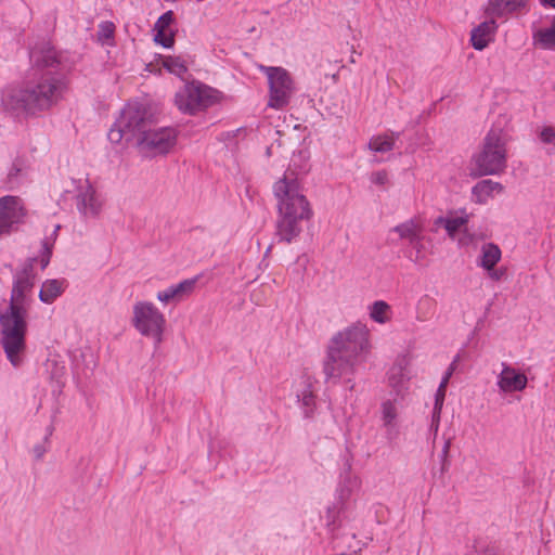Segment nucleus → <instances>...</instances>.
Returning <instances> with one entry per match:
<instances>
[{
	"label": "nucleus",
	"instance_id": "1",
	"mask_svg": "<svg viewBox=\"0 0 555 555\" xmlns=\"http://www.w3.org/2000/svg\"><path fill=\"white\" fill-rule=\"evenodd\" d=\"M33 81L26 87L10 85L1 92L2 107L15 115L35 113L50 108L64 90V80L56 73L59 60L56 51L44 43L30 50Z\"/></svg>",
	"mask_w": 555,
	"mask_h": 555
},
{
	"label": "nucleus",
	"instance_id": "2",
	"mask_svg": "<svg viewBox=\"0 0 555 555\" xmlns=\"http://www.w3.org/2000/svg\"><path fill=\"white\" fill-rule=\"evenodd\" d=\"M35 262V258H29L14 273L10 305L0 311L1 346L16 369L26 360L27 309L36 279Z\"/></svg>",
	"mask_w": 555,
	"mask_h": 555
},
{
	"label": "nucleus",
	"instance_id": "3",
	"mask_svg": "<svg viewBox=\"0 0 555 555\" xmlns=\"http://www.w3.org/2000/svg\"><path fill=\"white\" fill-rule=\"evenodd\" d=\"M371 334L362 322H356L337 332L330 340L322 372L325 382L354 389L356 375L365 366L371 353Z\"/></svg>",
	"mask_w": 555,
	"mask_h": 555
},
{
	"label": "nucleus",
	"instance_id": "4",
	"mask_svg": "<svg viewBox=\"0 0 555 555\" xmlns=\"http://www.w3.org/2000/svg\"><path fill=\"white\" fill-rule=\"evenodd\" d=\"M114 144L134 140L139 152L145 157L169 153L177 143L178 132L172 127L151 128L146 107L139 102H129L107 133Z\"/></svg>",
	"mask_w": 555,
	"mask_h": 555
},
{
	"label": "nucleus",
	"instance_id": "5",
	"mask_svg": "<svg viewBox=\"0 0 555 555\" xmlns=\"http://www.w3.org/2000/svg\"><path fill=\"white\" fill-rule=\"evenodd\" d=\"M295 157L292 159L291 167L285 171L282 179L276 181L273 186V193L276 198L278 214L291 215L297 218H311L312 209L304 194L300 176L306 173L308 168L302 166L295 171Z\"/></svg>",
	"mask_w": 555,
	"mask_h": 555
},
{
	"label": "nucleus",
	"instance_id": "6",
	"mask_svg": "<svg viewBox=\"0 0 555 555\" xmlns=\"http://www.w3.org/2000/svg\"><path fill=\"white\" fill-rule=\"evenodd\" d=\"M131 325L143 337L158 348L164 340L167 326L165 314L151 301L138 300L132 306Z\"/></svg>",
	"mask_w": 555,
	"mask_h": 555
},
{
	"label": "nucleus",
	"instance_id": "7",
	"mask_svg": "<svg viewBox=\"0 0 555 555\" xmlns=\"http://www.w3.org/2000/svg\"><path fill=\"white\" fill-rule=\"evenodd\" d=\"M221 98L218 90L199 81H192L177 91L175 103L180 112L195 115L218 104Z\"/></svg>",
	"mask_w": 555,
	"mask_h": 555
},
{
	"label": "nucleus",
	"instance_id": "8",
	"mask_svg": "<svg viewBox=\"0 0 555 555\" xmlns=\"http://www.w3.org/2000/svg\"><path fill=\"white\" fill-rule=\"evenodd\" d=\"M470 219L472 215L465 210L450 214L447 217H439L436 220V225H441L448 233V236L456 241L459 246H474L480 247V255L478 257V266L486 269V243L479 245V238L474 233H470Z\"/></svg>",
	"mask_w": 555,
	"mask_h": 555
},
{
	"label": "nucleus",
	"instance_id": "9",
	"mask_svg": "<svg viewBox=\"0 0 555 555\" xmlns=\"http://www.w3.org/2000/svg\"><path fill=\"white\" fill-rule=\"evenodd\" d=\"M259 68L268 79V106L271 108L281 109L288 105L291 98L295 92V83L291 74L285 68L280 66L261 65Z\"/></svg>",
	"mask_w": 555,
	"mask_h": 555
},
{
	"label": "nucleus",
	"instance_id": "10",
	"mask_svg": "<svg viewBox=\"0 0 555 555\" xmlns=\"http://www.w3.org/2000/svg\"><path fill=\"white\" fill-rule=\"evenodd\" d=\"M412 377L409 357L399 356L387 372V385L390 388L391 398L405 401L411 391Z\"/></svg>",
	"mask_w": 555,
	"mask_h": 555
},
{
	"label": "nucleus",
	"instance_id": "11",
	"mask_svg": "<svg viewBox=\"0 0 555 555\" xmlns=\"http://www.w3.org/2000/svg\"><path fill=\"white\" fill-rule=\"evenodd\" d=\"M25 207L17 196L0 197V238L17 229L25 217Z\"/></svg>",
	"mask_w": 555,
	"mask_h": 555
},
{
	"label": "nucleus",
	"instance_id": "12",
	"mask_svg": "<svg viewBox=\"0 0 555 555\" xmlns=\"http://www.w3.org/2000/svg\"><path fill=\"white\" fill-rule=\"evenodd\" d=\"M75 203L85 218H96L103 208V199L89 180H79L76 186Z\"/></svg>",
	"mask_w": 555,
	"mask_h": 555
},
{
	"label": "nucleus",
	"instance_id": "13",
	"mask_svg": "<svg viewBox=\"0 0 555 555\" xmlns=\"http://www.w3.org/2000/svg\"><path fill=\"white\" fill-rule=\"evenodd\" d=\"M293 393L302 416L305 418H312L317 410L314 378L309 374L300 375L294 380Z\"/></svg>",
	"mask_w": 555,
	"mask_h": 555
},
{
	"label": "nucleus",
	"instance_id": "14",
	"mask_svg": "<svg viewBox=\"0 0 555 555\" xmlns=\"http://www.w3.org/2000/svg\"><path fill=\"white\" fill-rule=\"evenodd\" d=\"M403 402L404 400L387 398L379 404L380 427L389 440L395 439L399 434L400 409Z\"/></svg>",
	"mask_w": 555,
	"mask_h": 555
},
{
	"label": "nucleus",
	"instance_id": "15",
	"mask_svg": "<svg viewBox=\"0 0 555 555\" xmlns=\"http://www.w3.org/2000/svg\"><path fill=\"white\" fill-rule=\"evenodd\" d=\"M507 135L504 133L495 134L492 130L488 134V175H499L506 168V149Z\"/></svg>",
	"mask_w": 555,
	"mask_h": 555
},
{
	"label": "nucleus",
	"instance_id": "16",
	"mask_svg": "<svg viewBox=\"0 0 555 555\" xmlns=\"http://www.w3.org/2000/svg\"><path fill=\"white\" fill-rule=\"evenodd\" d=\"M310 218H297L291 215L278 214L275 238L279 242L291 244L295 242L302 231V221Z\"/></svg>",
	"mask_w": 555,
	"mask_h": 555
},
{
	"label": "nucleus",
	"instance_id": "17",
	"mask_svg": "<svg viewBox=\"0 0 555 555\" xmlns=\"http://www.w3.org/2000/svg\"><path fill=\"white\" fill-rule=\"evenodd\" d=\"M528 383L527 376L517 370L505 366L499 375L498 385L504 392L521 391Z\"/></svg>",
	"mask_w": 555,
	"mask_h": 555
},
{
	"label": "nucleus",
	"instance_id": "18",
	"mask_svg": "<svg viewBox=\"0 0 555 555\" xmlns=\"http://www.w3.org/2000/svg\"><path fill=\"white\" fill-rule=\"evenodd\" d=\"M361 480L359 476L347 468L339 475V480L336 488V498L340 504H345L351 495L359 490Z\"/></svg>",
	"mask_w": 555,
	"mask_h": 555
},
{
	"label": "nucleus",
	"instance_id": "19",
	"mask_svg": "<svg viewBox=\"0 0 555 555\" xmlns=\"http://www.w3.org/2000/svg\"><path fill=\"white\" fill-rule=\"evenodd\" d=\"M391 231L404 243L405 248L406 245H410L424 234V224L421 219L411 218L396 225Z\"/></svg>",
	"mask_w": 555,
	"mask_h": 555
},
{
	"label": "nucleus",
	"instance_id": "20",
	"mask_svg": "<svg viewBox=\"0 0 555 555\" xmlns=\"http://www.w3.org/2000/svg\"><path fill=\"white\" fill-rule=\"evenodd\" d=\"M67 287V281L65 279H49L46 280L39 292V299L41 302L51 305L53 304Z\"/></svg>",
	"mask_w": 555,
	"mask_h": 555
},
{
	"label": "nucleus",
	"instance_id": "21",
	"mask_svg": "<svg viewBox=\"0 0 555 555\" xmlns=\"http://www.w3.org/2000/svg\"><path fill=\"white\" fill-rule=\"evenodd\" d=\"M429 240L426 238L425 234L418 237L416 241L406 245L404 248V255L408 259L416 264H423L428 255L430 254Z\"/></svg>",
	"mask_w": 555,
	"mask_h": 555
},
{
	"label": "nucleus",
	"instance_id": "22",
	"mask_svg": "<svg viewBox=\"0 0 555 555\" xmlns=\"http://www.w3.org/2000/svg\"><path fill=\"white\" fill-rule=\"evenodd\" d=\"M367 314L373 322L384 325L391 321L393 311L385 300H375L367 306Z\"/></svg>",
	"mask_w": 555,
	"mask_h": 555
},
{
	"label": "nucleus",
	"instance_id": "23",
	"mask_svg": "<svg viewBox=\"0 0 555 555\" xmlns=\"http://www.w3.org/2000/svg\"><path fill=\"white\" fill-rule=\"evenodd\" d=\"M527 0H490L488 2V15L503 16L525 7Z\"/></svg>",
	"mask_w": 555,
	"mask_h": 555
},
{
	"label": "nucleus",
	"instance_id": "24",
	"mask_svg": "<svg viewBox=\"0 0 555 555\" xmlns=\"http://www.w3.org/2000/svg\"><path fill=\"white\" fill-rule=\"evenodd\" d=\"M534 43L543 49H555V17L548 26L539 28L533 33Z\"/></svg>",
	"mask_w": 555,
	"mask_h": 555
},
{
	"label": "nucleus",
	"instance_id": "25",
	"mask_svg": "<svg viewBox=\"0 0 555 555\" xmlns=\"http://www.w3.org/2000/svg\"><path fill=\"white\" fill-rule=\"evenodd\" d=\"M446 391H447V389L438 388L435 393V403H434L431 421H430V426H429V431H430V434L434 435V437H436L438 434L441 411H442L444 399H446Z\"/></svg>",
	"mask_w": 555,
	"mask_h": 555
},
{
	"label": "nucleus",
	"instance_id": "26",
	"mask_svg": "<svg viewBox=\"0 0 555 555\" xmlns=\"http://www.w3.org/2000/svg\"><path fill=\"white\" fill-rule=\"evenodd\" d=\"M162 64L167 72L180 78L188 72L186 63L181 56H164Z\"/></svg>",
	"mask_w": 555,
	"mask_h": 555
},
{
	"label": "nucleus",
	"instance_id": "27",
	"mask_svg": "<svg viewBox=\"0 0 555 555\" xmlns=\"http://www.w3.org/2000/svg\"><path fill=\"white\" fill-rule=\"evenodd\" d=\"M468 175L473 178H480L486 175V146L472 157L467 167Z\"/></svg>",
	"mask_w": 555,
	"mask_h": 555
},
{
	"label": "nucleus",
	"instance_id": "28",
	"mask_svg": "<svg viewBox=\"0 0 555 555\" xmlns=\"http://www.w3.org/2000/svg\"><path fill=\"white\" fill-rule=\"evenodd\" d=\"M197 280V278H192L183 280L178 284L170 285L175 300L180 301L190 296L195 289Z\"/></svg>",
	"mask_w": 555,
	"mask_h": 555
},
{
	"label": "nucleus",
	"instance_id": "29",
	"mask_svg": "<svg viewBox=\"0 0 555 555\" xmlns=\"http://www.w3.org/2000/svg\"><path fill=\"white\" fill-rule=\"evenodd\" d=\"M395 139L389 135L373 137L369 142V147L377 153H386L393 149Z\"/></svg>",
	"mask_w": 555,
	"mask_h": 555
},
{
	"label": "nucleus",
	"instance_id": "30",
	"mask_svg": "<svg viewBox=\"0 0 555 555\" xmlns=\"http://www.w3.org/2000/svg\"><path fill=\"white\" fill-rule=\"evenodd\" d=\"M115 25L109 21L102 22L98 29V40L103 46H111L114 39Z\"/></svg>",
	"mask_w": 555,
	"mask_h": 555
},
{
	"label": "nucleus",
	"instance_id": "31",
	"mask_svg": "<svg viewBox=\"0 0 555 555\" xmlns=\"http://www.w3.org/2000/svg\"><path fill=\"white\" fill-rule=\"evenodd\" d=\"M470 42L476 50H483L486 48V22H481L472 30Z\"/></svg>",
	"mask_w": 555,
	"mask_h": 555
},
{
	"label": "nucleus",
	"instance_id": "32",
	"mask_svg": "<svg viewBox=\"0 0 555 555\" xmlns=\"http://www.w3.org/2000/svg\"><path fill=\"white\" fill-rule=\"evenodd\" d=\"M53 242L50 238H44L41 243V249L38 258H35L36 261L40 262L41 269H46L50 263V259L52 256Z\"/></svg>",
	"mask_w": 555,
	"mask_h": 555
},
{
	"label": "nucleus",
	"instance_id": "33",
	"mask_svg": "<svg viewBox=\"0 0 555 555\" xmlns=\"http://www.w3.org/2000/svg\"><path fill=\"white\" fill-rule=\"evenodd\" d=\"M154 40L164 48H171L175 42L173 29H154Z\"/></svg>",
	"mask_w": 555,
	"mask_h": 555
},
{
	"label": "nucleus",
	"instance_id": "34",
	"mask_svg": "<svg viewBox=\"0 0 555 555\" xmlns=\"http://www.w3.org/2000/svg\"><path fill=\"white\" fill-rule=\"evenodd\" d=\"M370 181L372 184L385 190L389 183V177L385 170H378L370 175Z\"/></svg>",
	"mask_w": 555,
	"mask_h": 555
},
{
	"label": "nucleus",
	"instance_id": "35",
	"mask_svg": "<svg viewBox=\"0 0 555 555\" xmlns=\"http://www.w3.org/2000/svg\"><path fill=\"white\" fill-rule=\"evenodd\" d=\"M501 259V249L498 245L488 243V273H490V267L495 266Z\"/></svg>",
	"mask_w": 555,
	"mask_h": 555
},
{
	"label": "nucleus",
	"instance_id": "36",
	"mask_svg": "<svg viewBox=\"0 0 555 555\" xmlns=\"http://www.w3.org/2000/svg\"><path fill=\"white\" fill-rule=\"evenodd\" d=\"M472 199L476 203L486 201V180L479 181L472 190Z\"/></svg>",
	"mask_w": 555,
	"mask_h": 555
},
{
	"label": "nucleus",
	"instance_id": "37",
	"mask_svg": "<svg viewBox=\"0 0 555 555\" xmlns=\"http://www.w3.org/2000/svg\"><path fill=\"white\" fill-rule=\"evenodd\" d=\"M49 447L50 444L48 443V436H44L43 441L35 444L31 449V454L35 457V460H42L44 454L48 452Z\"/></svg>",
	"mask_w": 555,
	"mask_h": 555
},
{
	"label": "nucleus",
	"instance_id": "38",
	"mask_svg": "<svg viewBox=\"0 0 555 555\" xmlns=\"http://www.w3.org/2000/svg\"><path fill=\"white\" fill-rule=\"evenodd\" d=\"M173 15L172 12L168 11L164 13L155 23L154 29H173L172 28Z\"/></svg>",
	"mask_w": 555,
	"mask_h": 555
},
{
	"label": "nucleus",
	"instance_id": "39",
	"mask_svg": "<svg viewBox=\"0 0 555 555\" xmlns=\"http://www.w3.org/2000/svg\"><path fill=\"white\" fill-rule=\"evenodd\" d=\"M507 278V268L506 267H500L495 268V266L490 267V273H488V279L492 281H504Z\"/></svg>",
	"mask_w": 555,
	"mask_h": 555
},
{
	"label": "nucleus",
	"instance_id": "40",
	"mask_svg": "<svg viewBox=\"0 0 555 555\" xmlns=\"http://www.w3.org/2000/svg\"><path fill=\"white\" fill-rule=\"evenodd\" d=\"M539 138L543 143H554L555 141V128L553 127H544L540 133Z\"/></svg>",
	"mask_w": 555,
	"mask_h": 555
},
{
	"label": "nucleus",
	"instance_id": "41",
	"mask_svg": "<svg viewBox=\"0 0 555 555\" xmlns=\"http://www.w3.org/2000/svg\"><path fill=\"white\" fill-rule=\"evenodd\" d=\"M156 297L164 305H167L168 302L175 300L170 286H168L164 291H159Z\"/></svg>",
	"mask_w": 555,
	"mask_h": 555
},
{
	"label": "nucleus",
	"instance_id": "42",
	"mask_svg": "<svg viewBox=\"0 0 555 555\" xmlns=\"http://www.w3.org/2000/svg\"><path fill=\"white\" fill-rule=\"evenodd\" d=\"M503 191L504 186L501 183L488 180V196L499 195Z\"/></svg>",
	"mask_w": 555,
	"mask_h": 555
},
{
	"label": "nucleus",
	"instance_id": "43",
	"mask_svg": "<svg viewBox=\"0 0 555 555\" xmlns=\"http://www.w3.org/2000/svg\"><path fill=\"white\" fill-rule=\"evenodd\" d=\"M22 171V165L18 162L13 163L11 169L9 170L8 178L10 182H15L18 178L20 172Z\"/></svg>",
	"mask_w": 555,
	"mask_h": 555
},
{
	"label": "nucleus",
	"instance_id": "44",
	"mask_svg": "<svg viewBox=\"0 0 555 555\" xmlns=\"http://www.w3.org/2000/svg\"><path fill=\"white\" fill-rule=\"evenodd\" d=\"M455 366H456V360H454L450 366L448 367V370L446 371V373L443 374L442 377L447 378L448 380H450L453 372L455 371Z\"/></svg>",
	"mask_w": 555,
	"mask_h": 555
},
{
	"label": "nucleus",
	"instance_id": "45",
	"mask_svg": "<svg viewBox=\"0 0 555 555\" xmlns=\"http://www.w3.org/2000/svg\"><path fill=\"white\" fill-rule=\"evenodd\" d=\"M449 448H450V441H446L444 446L442 448V451H441V457H442L443 462L446 461V459L448 456Z\"/></svg>",
	"mask_w": 555,
	"mask_h": 555
},
{
	"label": "nucleus",
	"instance_id": "46",
	"mask_svg": "<svg viewBox=\"0 0 555 555\" xmlns=\"http://www.w3.org/2000/svg\"><path fill=\"white\" fill-rule=\"evenodd\" d=\"M495 28V25H494V21H489L488 20V26H487V29H488V42L490 41V33L491 30Z\"/></svg>",
	"mask_w": 555,
	"mask_h": 555
},
{
	"label": "nucleus",
	"instance_id": "47",
	"mask_svg": "<svg viewBox=\"0 0 555 555\" xmlns=\"http://www.w3.org/2000/svg\"><path fill=\"white\" fill-rule=\"evenodd\" d=\"M543 5L555 8V0H540Z\"/></svg>",
	"mask_w": 555,
	"mask_h": 555
},
{
	"label": "nucleus",
	"instance_id": "48",
	"mask_svg": "<svg viewBox=\"0 0 555 555\" xmlns=\"http://www.w3.org/2000/svg\"><path fill=\"white\" fill-rule=\"evenodd\" d=\"M448 384H449V380L447 378L442 377L438 388L447 389Z\"/></svg>",
	"mask_w": 555,
	"mask_h": 555
},
{
	"label": "nucleus",
	"instance_id": "49",
	"mask_svg": "<svg viewBox=\"0 0 555 555\" xmlns=\"http://www.w3.org/2000/svg\"><path fill=\"white\" fill-rule=\"evenodd\" d=\"M53 433V427L52 426H49L47 428V433H46V436H48V443L50 444V436L52 435Z\"/></svg>",
	"mask_w": 555,
	"mask_h": 555
},
{
	"label": "nucleus",
	"instance_id": "50",
	"mask_svg": "<svg viewBox=\"0 0 555 555\" xmlns=\"http://www.w3.org/2000/svg\"><path fill=\"white\" fill-rule=\"evenodd\" d=\"M64 369H65L64 366H61V367H59V369H57V372H56V374H55V377H56V378H60L61 376H63V374H64Z\"/></svg>",
	"mask_w": 555,
	"mask_h": 555
}]
</instances>
